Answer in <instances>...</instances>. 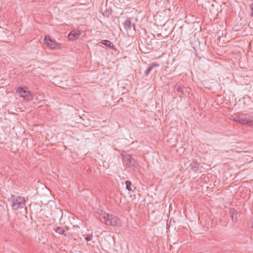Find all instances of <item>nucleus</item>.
I'll list each match as a JSON object with an SVG mask.
<instances>
[{"label":"nucleus","instance_id":"f257e3e1","mask_svg":"<svg viewBox=\"0 0 253 253\" xmlns=\"http://www.w3.org/2000/svg\"><path fill=\"white\" fill-rule=\"evenodd\" d=\"M98 218L107 225L118 226L120 224L119 219L115 215L109 214L101 211L99 213Z\"/></svg>","mask_w":253,"mask_h":253},{"label":"nucleus","instance_id":"f03ea898","mask_svg":"<svg viewBox=\"0 0 253 253\" xmlns=\"http://www.w3.org/2000/svg\"><path fill=\"white\" fill-rule=\"evenodd\" d=\"M10 200L12 201L11 207L14 210L23 209L25 207V199L22 196H16L12 195Z\"/></svg>","mask_w":253,"mask_h":253},{"label":"nucleus","instance_id":"7ed1b4c3","mask_svg":"<svg viewBox=\"0 0 253 253\" xmlns=\"http://www.w3.org/2000/svg\"><path fill=\"white\" fill-rule=\"evenodd\" d=\"M16 92L27 100L30 101L33 99L32 94L31 91L28 90L26 87H19L16 89Z\"/></svg>","mask_w":253,"mask_h":253},{"label":"nucleus","instance_id":"20e7f679","mask_svg":"<svg viewBox=\"0 0 253 253\" xmlns=\"http://www.w3.org/2000/svg\"><path fill=\"white\" fill-rule=\"evenodd\" d=\"M81 32L79 30L71 31L68 35V38L70 41H74L78 39L81 36Z\"/></svg>","mask_w":253,"mask_h":253},{"label":"nucleus","instance_id":"39448f33","mask_svg":"<svg viewBox=\"0 0 253 253\" xmlns=\"http://www.w3.org/2000/svg\"><path fill=\"white\" fill-rule=\"evenodd\" d=\"M44 43L47 45V47L52 49L57 48L58 46L57 43L52 41L49 37L47 36H46L44 38Z\"/></svg>","mask_w":253,"mask_h":253},{"label":"nucleus","instance_id":"423d86ee","mask_svg":"<svg viewBox=\"0 0 253 253\" xmlns=\"http://www.w3.org/2000/svg\"><path fill=\"white\" fill-rule=\"evenodd\" d=\"M123 25L125 30L127 32L131 31L132 29L135 31V27L134 24L131 23L130 19L129 18H127L126 19L125 22L123 23Z\"/></svg>","mask_w":253,"mask_h":253},{"label":"nucleus","instance_id":"0eeeda50","mask_svg":"<svg viewBox=\"0 0 253 253\" xmlns=\"http://www.w3.org/2000/svg\"><path fill=\"white\" fill-rule=\"evenodd\" d=\"M122 157L125 160L126 165L134 166L135 161L130 155H122Z\"/></svg>","mask_w":253,"mask_h":253},{"label":"nucleus","instance_id":"6e6552de","mask_svg":"<svg viewBox=\"0 0 253 253\" xmlns=\"http://www.w3.org/2000/svg\"><path fill=\"white\" fill-rule=\"evenodd\" d=\"M236 121L239 122L241 124L249 125H250L252 123V121L250 120L247 119L243 117H239L235 119Z\"/></svg>","mask_w":253,"mask_h":253},{"label":"nucleus","instance_id":"1a4fd4ad","mask_svg":"<svg viewBox=\"0 0 253 253\" xmlns=\"http://www.w3.org/2000/svg\"><path fill=\"white\" fill-rule=\"evenodd\" d=\"M190 169L193 171L196 172L199 169V164L194 161H193L190 164Z\"/></svg>","mask_w":253,"mask_h":253},{"label":"nucleus","instance_id":"9d476101","mask_svg":"<svg viewBox=\"0 0 253 253\" xmlns=\"http://www.w3.org/2000/svg\"><path fill=\"white\" fill-rule=\"evenodd\" d=\"M101 43L102 44L105 45L107 47H109L112 49H115L114 45L112 43L111 41L109 40H103L101 42Z\"/></svg>","mask_w":253,"mask_h":253},{"label":"nucleus","instance_id":"9b49d317","mask_svg":"<svg viewBox=\"0 0 253 253\" xmlns=\"http://www.w3.org/2000/svg\"><path fill=\"white\" fill-rule=\"evenodd\" d=\"M159 66V65L158 63H157L156 62L152 63L146 69V71H145V75L146 76H148L154 67Z\"/></svg>","mask_w":253,"mask_h":253},{"label":"nucleus","instance_id":"f8f14e48","mask_svg":"<svg viewBox=\"0 0 253 253\" xmlns=\"http://www.w3.org/2000/svg\"><path fill=\"white\" fill-rule=\"evenodd\" d=\"M55 231L59 234L64 235L65 236L67 235L66 230H65L62 227H58L56 229Z\"/></svg>","mask_w":253,"mask_h":253},{"label":"nucleus","instance_id":"ddd939ff","mask_svg":"<svg viewBox=\"0 0 253 253\" xmlns=\"http://www.w3.org/2000/svg\"><path fill=\"white\" fill-rule=\"evenodd\" d=\"M176 90L178 92H180L183 94H185L187 92V88L183 86H177Z\"/></svg>","mask_w":253,"mask_h":253},{"label":"nucleus","instance_id":"4468645a","mask_svg":"<svg viewBox=\"0 0 253 253\" xmlns=\"http://www.w3.org/2000/svg\"><path fill=\"white\" fill-rule=\"evenodd\" d=\"M125 183H126V189L127 190H128V191H131L132 189H131V182L130 181L126 180V181Z\"/></svg>","mask_w":253,"mask_h":253},{"label":"nucleus","instance_id":"2eb2a0df","mask_svg":"<svg viewBox=\"0 0 253 253\" xmlns=\"http://www.w3.org/2000/svg\"><path fill=\"white\" fill-rule=\"evenodd\" d=\"M93 236L92 234H87L85 237V240H86V242H88L92 241V240L93 239Z\"/></svg>","mask_w":253,"mask_h":253},{"label":"nucleus","instance_id":"dca6fc26","mask_svg":"<svg viewBox=\"0 0 253 253\" xmlns=\"http://www.w3.org/2000/svg\"><path fill=\"white\" fill-rule=\"evenodd\" d=\"M235 212L236 211L234 209H231L229 211L230 216L232 218V220L233 219L234 214Z\"/></svg>","mask_w":253,"mask_h":253},{"label":"nucleus","instance_id":"f3484780","mask_svg":"<svg viewBox=\"0 0 253 253\" xmlns=\"http://www.w3.org/2000/svg\"><path fill=\"white\" fill-rule=\"evenodd\" d=\"M250 8L251 9V15L253 17V3H252L250 5Z\"/></svg>","mask_w":253,"mask_h":253}]
</instances>
